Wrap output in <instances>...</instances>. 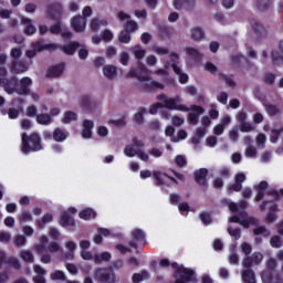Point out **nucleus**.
<instances>
[{
    "mask_svg": "<svg viewBox=\"0 0 283 283\" xmlns=\"http://www.w3.org/2000/svg\"><path fill=\"white\" fill-rule=\"evenodd\" d=\"M228 207L232 213H237L229 218V222L240 224L243 229L258 227V224H260V220H258V218L249 216V213L245 212V209H249V201L240 200L238 203L230 202Z\"/></svg>",
    "mask_w": 283,
    "mask_h": 283,
    "instance_id": "obj_1",
    "label": "nucleus"
},
{
    "mask_svg": "<svg viewBox=\"0 0 283 283\" xmlns=\"http://www.w3.org/2000/svg\"><path fill=\"white\" fill-rule=\"evenodd\" d=\"M127 78H136L135 84L140 92H154V90H163L165 86L156 81H151V76L147 72H129Z\"/></svg>",
    "mask_w": 283,
    "mask_h": 283,
    "instance_id": "obj_2",
    "label": "nucleus"
},
{
    "mask_svg": "<svg viewBox=\"0 0 283 283\" xmlns=\"http://www.w3.org/2000/svg\"><path fill=\"white\" fill-rule=\"evenodd\" d=\"M145 142L138 139V137L132 138V144L126 145L124 148V154L128 158H134V156H138L140 160L144 163H149V155L145 153Z\"/></svg>",
    "mask_w": 283,
    "mask_h": 283,
    "instance_id": "obj_3",
    "label": "nucleus"
},
{
    "mask_svg": "<svg viewBox=\"0 0 283 283\" xmlns=\"http://www.w3.org/2000/svg\"><path fill=\"white\" fill-rule=\"evenodd\" d=\"M21 149L24 154H30V151H41L43 146L41 145V137L39 134H32L31 136H28V134L23 133Z\"/></svg>",
    "mask_w": 283,
    "mask_h": 283,
    "instance_id": "obj_4",
    "label": "nucleus"
},
{
    "mask_svg": "<svg viewBox=\"0 0 283 283\" xmlns=\"http://www.w3.org/2000/svg\"><path fill=\"white\" fill-rule=\"evenodd\" d=\"M172 269H176V280L175 283H189V282H198L196 280V271L191 269H187L185 266L178 265L177 262L171 264Z\"/></svg>",
    "mask_w": 283,
    "mask_h": 283,
    "instance_id": "obj_5",
    "label": "nucleus"
},
{
    "mask_svg": "<svg viewBox=\"0 0 283 283\" xmlns=\"http://www.w3.org/2000/svg\"><path fill=\"white\" fill-rule=\"evenodd\" d=\"M180 103V97L169 98L164 104L166 109H178L179 112H197L198 114H205V108L202 106L192 105L190 108L185 105H178Z\"/></svg>",
    "mask_w": 283,
    "mask_h": 283,
    "instance_id": "obj_6",
    "label": "nucleus"
},
{
    "mask_svg": "<svg viewBox=\"0 0 283 283\" xmlns=\"http://www.w3.org/2000/svg\"><path fill=\"white\" fill-rule=\"evenodd\" d=\"M95 279L97 282L116 283V273L107 268H98L95 270Z\"/></svg>",
    "mask_w": 283,
    "mask_h": 283,
    "instance_id": "obj_7",
    "label": "nucleus"
},
{
    "mask_svg": "<svg viewBox=\"0 0 283 283\" xmlns=\"http://www.w3.org/2000/svg\"><path fill=\"white\" fill-rule=\"evenodd\" d=\"M0 85L6 90L7 94H14L19 80L14 75L8 77L6 73H2L0 75Z\"/></svg>",
    "mask_w": 283,
    "mask_h": 283,
    "instance_id": "obj_8",
    "label": "nucleus"
},
{
    "mask_svg": "<svg viewBox=\"0 0 283 283\" xmlns=\"http://www.w3.org/2000/svg\"><path fill=\"white\" fill-rule=\"evenodd\" d=\"M262 260H264V255L261 252H253L243 256L242 266L243 269H253V266H260Z\"/></svg>",
    "mask_w": 283,
    "mask_h": 283,
    "instance_id": "obj_9",
    "label": "nucleus"
},
{
    "mask_svg": "<svg viewBox=\"0 0 283 283\" xmlns=\"http://www.w3.org/2000/svg\"><path fill=\"white\" fill-rule=\"evenodd\" d=\"M153 176L155 178V185L157 187H160V189H163L164 191H167V187H171V184H169L167 180H165V178H169V180H171V182H175V185H178V181L176 178L169 177V175H167L165 172L155 170V171H153Z\"/></svg>",
    "mask_w": 283,
    "mask_h": 283,
    "instance_id": "obj_10",
    "label": "nucleus"
},
{
    "mask_svg": "<svg viewBox=\"0 0 283 283\" xmlns=\"http://www.w3.org/2000/svg\"><path fill=\"white\" fill-rule=\"evenodd\" d=\"M43 50H56V44H43V42H35L32 44V49L27 50L25 56L28 59H34L39 52Z\"/></svg>",
    "mask_w": 283,
    "mask_h": 283,
    "instance_id": "obj_11",
    "label": "nucleus"
},
{
    "mask_svg": "<svg viewBox=\"0 0 283 283\" xmlns=\"http://www.w3.org/2000/svg\"><path fill=\"white\" fill-rule=\"evenodd\" d=\"M0 266H12L15 271H21V262H19V259L7 256L3 251H0Z\"/></svg>",
    "mask_w": 283,
    "mask_h": 283,
    "instance_id": "obj_12",
    "label": "nucleus"
},
{
    "mask_svg": "<svg viewBox=\"0 0 283 283\" xmlns=\"http://www.w3.org/2000/svg\"><path fill=\"white\" fill-rule=\"evenodd\" d=\"M117 19L119 21H123L124 23H126L124 25V30H126L127 32L132 33V32H136V30H138V23L133 21L132 17H129V14L125 13L124 11H120L117 14Z\"/></svg>",
    "mask_w": 283,
    "mask_h": 283,
    "instance_id": "obj_13",
    "label": "nucleus"
},
{
    "mask_svg": "<svg viewBox=\"0 0 283 283\" xmlns=\"http://www.w3.org/2000/svg\"><path fill=\"white\" fill-rule=\"evenodd\" d=\"M209 175V170L207 168H200L199 170H195V181L199 187H203V189H207L209 187V182L207 181V176Z\"/></svg>",
    "mask_w": 283,
    "mask_h": 283,
    "instance_id": "obj_14",
    "label": "nucleus"
},
{
    "mask_svg": "<svg viewBox=\"0 0 283 283\" xmlns=\"http://www.w3.org/2000/svg\"><path fill=\"white\" fill-rule=\"evenodd\" d=\"M237 119L239 120V129L243 134H249V132H253V125L251 123L247 122V113L239 112L237 115Z\"/></svg>",
    "mask_w": 283,
    "mask_h": 283,
    "instance_id": "obj_15",
    "label": "nucleus"
},
{
    "mask_svg": "<svg viewBox=\"0 0 283 283\" xmlns=\"http://www.w3.org/2000/svg\"><path fill=\"white\" fill-rule=\"evenodd\" d=\"M32 85V80L30 77H23L20 80V84L15 86L17 94L20 96H28L30 94V86Z\"/></svg>",
    "mask_w": 283,
    "mask_h": 283,
    "instance_id": "obj_16",
    "label": "nucleus"
},
{
    "mask_svg": "<svg viewBox=\"0 0 283 283\" xmlns=\"http://www.w3.org/2000/svg\"><path fill=\"white\" fill-rule=\"evenodd\" d=\"M247 180V175L244 172H239L234 176V184L230 185L228 188V193L233 191H242V182Z\"/></svg>",
    "mask_w": 283,
    "mask_h": 283,
    "instance_id": "obj_17",
    "label": "nucleus"
},
{
    "mask_svg": "<svg viewBox=\"0 0 283 283\" xmlns=\"http://www.w3.org/2000/svg\"><path fill=\"white\" fill-rule=\"evenodd\" d=\"M132 235L134 240L128 243L132 249H138V243L136 242H144L143 244H145V231L142 229H135L132 231Z\"/></svg>",
    "mask_w": 283,
    "mask_h": 283,
    "instance_id": "obj_18",
    "label": "nucleus"
},
{
    "mask_svg": "<svg viewBox=\"0 0 283 283\" xmlns=\"http://www.w3.org/2000/svg\"><path fill=\"white\" fill-rule=\"evenodd\" d=\"M65 248L67 249L66 252H63V250L62 252H60V259L62 260V262H64V260H74V251H76V243H74L73 241H69L65 243Z\"/></svg>",
    "mask_w": 283,
    "mask_h": 283,
    "instance_id": "obj_19",
    "label": "nucleus"
},
{
    "mask_svg": "<svg viewBox=\"0 0 283 283\" xmlns=\"http://www.w3.org/2000/svg\"><path fill=\"white\" fill-rule=\"evenodd\" d=\"M86 25L87 21L81 15L74 17L71 20V28H73L75 32H85Z\"/></svg>",
    "mask_w": 283,
    "mask_h": 283,
    "instance_id": "obj_20",
    "label": "nucleus"
},
{
    "mask_svg": "<svg viewBox=\"0 0 283 283\" xmlns=\"http://www.w3.org/2000/svg\"><path fill=\"white\" fill-rule=\"evenodd\" d=\"M261 280L263 283H283V277L280 274L273 275V273L269 271L261 272Z\"/></svg>",
    "mask_w": 283,
    "mask_h": 283,
    "instance_id": "obj_21",
    "label": "nucleus"
},
{
    "mask_svg": "<svg viewBox=\"0 0 283 283\" xmlns=\"http://www.w3.org/2000/svg\"><path fill=\"white\" fill-rule=\"evenodd\" d=\"M80 105L86 112H94V109H96V102H94L90 95H83L81 97Z\"/></svg>",
    "mask_w": 283,
    "mask_h": 283,
    "instance_id": "obj_22",
    "label": "nucleus"
},
{
    "mask_svg": "<svg viewBox=\"0 0 283 283\" xmlns=\"http://www.w3.org/2000/svg\"><path fill=\"white\" fill-rule=\"evenodd\" d=\"M232 62L234 65H239V67H243V70H253V64L241 54L234 55L232 57Z\"/></svg>",
    "mask_w": 283,
    "mask_h": 283,
    "instance_id": "obj_23",
    "label": "nucleus"
},
{
    "mask_svg": "<svg viewBox=\"0 0 283 283\" xmlns=\"http://www.w3.org/2000/svg\"><path fill=\"white\" fill-rule=\"evenodd\" d=\"M33 271L34 273H36L35 276H33V282L34 283H45V275L48 274V271H45V269H43L41 265L39 264H34L33 265Z\"/></svg>",
    "mask_w": 283,
    "mask_h": 283,
    "instance_id": "obj_24",
    "label": "nucleus"
},
{
    "mask_svg": "<svg viewBox=\"0 0 283 283\" xmlns=\"http://www.w3.org/2000/svg\"><path fill=\"white\" fill-rule=\"evenodd\" d=\"M92 129H94V122L90 119H84L82 123V138H92Z\"/></svg>",
    "mask_w": 283,
    "mask_h": 283,
    "instance_id": "obj_25",
    "label": "nucleus"
},
{
    "mask_svg": "<svg viewBox=\"0 0 283 283\" xmlns=\"http://www.w3.org/2000/svg\"><path fill=\"white\" fill-rule=\"evenodd\" d=\"M171 63L165 64L166 72H180V66L178 65V54L171 53Z\"/></svg>",
    "mask_w": 283,
    "mask_h": 283,
    "instance_id": "obj_26",
    "label": "nucleus"
},
{
    "mask_svg": "<svg viewBox=\"0 0 283 283\" xmlns=\"http://www.w3.org/2000/svg\"><path fill=\"white\" fill-rule=\"evenodd\" d=\"M241 272V279L243 283H255V272L251 268H244Z\"/></svg>",
    "mask_w": 283,
    "mask_h": 283,
    "instance_id": "obj_27",
    "label": "nucleus"
},
{
    "mask_svg": "<svg viewBox=\"0 0 283 283\" xmlns=\"http://www.w3.org/2000/svg\"><path fill=\"white\" fill-rule=\"evenodd\" d=\"M63 10V8L61 7V3H54L49 6L48 9V14L50 17V19H60L61 17V11Z\"/></svg>",
    "mask_w": 283,
    "mask_h": 283,
    "instance_id": "obj_28",
    "label": "nucleus"
},
{
    "mask_svg": "<svg viewBox=\"0 0 283 283\" xmlns=\"http://www.w3.org/2000/svg\"><path fill=\"white\" fill-rule=\"evenodd\" d=\"M22 25L24 27V32L29 36H32V34L36 33V27L32 24V20L28 18H22L21 20Z\"/></svg>",
    "mask_w": 283,
    "mask_h": 283,
    "instance_id": "obj_29",
    "label": "nucleus"
},
{
    "mask_svg": "<svg viewBox=\"0 0 283 283\" xmlns=\"http://www.w3.org/2000/svg\"><path fill=\"white\" fill-rule=\"evenodd\" d=\"M61 227H75L76 222L74 221V217L70 216L67 212H63L60 218Z\"/></svg>",
    "mask_w": 283,
    "mask_h": 283,
    "instance_id": "obj_30",
    "label": "nucleus"
},
{
    "mask_svg": "<svg viewBox=\"0 0 283 283\" xmlns=\"http://www.w3.org/2000/svg\"><path fill=\"white\" fill-rule=\"evenodd\" d=\"M50 32H51V34H60V32H61L62 39H70L72 36V31H70V30L62 31L61 30V23H57V24L51 27Z\"/></svg>",
    "mask_w": 283,
    "mask_h": 283,
    "instance_id": "obj_31",
    "label": "nucleus"
},
{
    "mask_svg": "<svg viewBox=\"0 0 283 283\" xmlns=\"http://www.w3.org/2000/svg\"><path fill=\"white\" fill-rule=\"evenodd\" d=\"M67 136L69 133L61 128H55L53 132V140H55V143H63L67 140Z\"/></svg>",
    "mask_w": 283,
    "mask_h": 283,
    "instance_id": "obj_32",
    "label": "nucleus"
},
{
    "mask_svg": "<svg viewBox=\"0 0 283 283\" xmlns=\"http://www.w3.org/2000/svg\"><path fill=\"white\" fill-rule=\"evenodd\" d=\"M132 52L138 63H140L143 59H145V54H147V51L140 45L133 46Z\"/></svg>",
    "mask_w": 283,
    "mask_h": 283,
    "instance_id": "obj_33",
    "label": "nucleus"
},
{
    "mask_svg": "<svg viewBox=\"0 0 283 283\" xmlns=\"http://www.w3.org/2000/svg\"><path fill=\"white\" fill-rule=\"evenodd\" d=\"M264 107L269 116H279V114H282V108L277 104H264Z\"/></svg>",
    "mask_w": 283,
    "mask_h": 283,
    "instance_id": "obj_34",
    "label": "nucleus"
},
{
    "mask_svg": "<svg viewBox=\"0 0 283 283\" xmlns=\"http://www.w3.org/2000/svg\"><path fill=\"white\" fill-rule=\"evenodd\" d=\"M35 120L39 125H45V126L52 125L53 123L52 116L45 113L38 114L35 117Z\"/></svg>",
    "mask_w": 283,
    "mask_h": 283,
    "instance_id": "obj_35",
    "label": "nucleus"
},
{
    "mask_svg": "<svg viewBox=\"0 0 283 283\" xmlns=\"http://www.w3.org/2000/svg\"><path fill=\"white\" fill-rule=\"evenodd\" d=\"M190 38L193 41H202L205 39V31L200 27H195L191 29Z\"/></svg>",
    "mask_w": 283,
    "mask_h": 283,
    "instance_id": "obj_36",
    "label": "nucleus"
},
{
    "mask_svg": "<svg viewBox=\"0 0 283 283\" xmlns=\"http://www.w3.org/2000/svg\"><path fill=\"white\" fill-rule=\"evenodd\" d=\"M275 211H277V205L274 203L270 207V211L265 217V220L266 222H269V224H273V222L277 220V214L275 213Z\"/></svg>",
    "mask_w": 283,
    "mask_h": 283,
    "instance_id": "obj_37",
    "label": "nucleus"
},
{
    "mask_svg": "<svg viewBox=\"0 0 283 283\" xmlns=\"http://www.w3.org/2000/svg\"><path fill=\"white\" fill-rule=\"evenodd\" d=\"M72 120H78V115L72 111L65 112L62 118V123H64V125H70Z\"/></svg>",
    "mask_w": 283,
    "mask_h": 283,
    "instance_id": "obj_38",
    "label": "nucleus"
},
{
    "mask_svg": "<svg viewBox=\"0 0 283 283\" xmlns=\"http://www.w3.org/2000/svg\"><path fill=\"white\" fill-rule=\"evenodd\" d=\"M193 8V0H174V8L176 10H182V8Z\"/></svg>",
    "mask_w": 283,
    "mask_h": 283,
    "instance_id": "obj_39",
    "label": "nucleus"
},
{
    "mask_svg": "<svg viewBox=\"0 0 283 283\" xmlns=\"http://www.w3.org/2000/svg\"><path fill=\"white\" fill-rule=\"evenodd\" d=\"M104 25H107V21L104 19L94 18L91 21V30L93 32H96L99 28H104Z\"/></svg>",
    "mask_w": 283,
    "mask_h": 283,
    "instance_id": "obj_40",
    "label": "nucleus"
},
{
    "mask_svg": "<svg viewBox=\"0 0 283 283\" xmlns=\"http://www.w3.org/2000/svg\"><path fill=\"white\" fill-rule=\"evenodd\" d=\"M78 216L82 220H92V218H96V212H94V210L92 208H86V209L82 210L78 213Z\"/></svg>",
    "mask_w": 283,
    "mask_h": 283,
    "instance_id": "obj_41",
    "label": "nucleus"
},
{
    "mask_svg": "<svg viewBox=\"0 0 283 283\" xmlns=\"http://www.w3.org/2000/svg\"><path fill=\"white\" fill-rule=\"evenodd\" d=\"M186 53L188 55V59H191L192 61H200L201 54L198 49L186 48Z\"/></svg>",
    "mask_w": 283,
    "mask_h": 283,
    "instance_id": "obj_42",
    "label": "nucleus"
},
{
    "mask_svg": "<svg viewBox=\"0 0 283 283\" xmlns=\"http://www.w3.org/2000/svg\"><path fill=\"white\" fill-rule=\"evenodd\" d=\"M78 48V42H71L64 46H62V51L64 54H69L72 56L74 52H76V49Z\"/></svg>",
    "mask_w": 283,
    "mask_h": 283,
    "instance_id": "obj_43",
    "label": "nucleus"
},
{
    "mask_svg": "<svg viewBox=\"0 0 283 283\" xmlns=\"http://www.w3.org/2000/svg\"><path fill=\"white\" fill-rule=\"evenodd\" d=\"M254 235H263V238H269L271 235V230L266 229L264 226H258L253 230Z\"/></svg>",
    "mask_w": 283,
    "mask_h": 283,
    "instance_id": "obj_44",
    "label": "nucleus"
},
{
    "mask_svg": "<svg viewBox=\"0 0 283 283\" xmlns=\"http://www.w3.org/2000/svg\"><path fill=\"white\" fill-rule=\"evenodd\" d=\"M20 258L24 262H29L30 264L34 263V254H32V251H30V250H22V251H20Z\"/></svg>",
    "mask_w": 283,
    "mask_h": 283,
    "instance_id": "obj_45",
    "label": "nucleus"
},
{
    "mask_svg": "<svg viewBox=\"0 0 283 283\" xmlns=\"http://www.w3.org/2000/svg\"><path fill=\"white\" fill-rule=\"evenodd\" d=\"M229 235L233 238L234 240H240L242 238V229L240 228H233L231 226L228 227L227 229Z\"/></svg>",
    "mask_w": 283,
    "mask_h": 283,
    "instance_id": "obj_46",
    "label": "nucleus"
},
{
    "mask_svg": "<svg viewBox=\"0 0 283 283\" xmlns=\"http://www.w3.org/2000/svg\"><path fill=\"white\" fill-rule=\"evenodd\" d=\"M145 114H147V108H139V111L134 115V120L137 125H143Z\"/></svg>",
    "mask_w": 283,
    "mask_h": 283,
    "instance_id": "obj_47",
    "label": "nucleus"
},
{
    "mask_svg": "<svg viewBox=\"0 0 283 283\" xmlns=\"http://www.w3.org/2000/svg\"><path fill=\"white\" fill-rule=\"evenodd\" d=\"M199 218L206 227H209V224H213V219L211 218V214L209 212H201L199 214Z\"/></svg>",
    "mask_w": 283,
    "mask_h": 283,
    "instance_id": "obj_48",
    "label": "nucleus"
},
{
    "mask_svg": "<svg viewBox=\"0 0 283 283\" xmlns=\"http://www.w3.org/2000/svg\"><path fill=\"white\" fill-rule=\"evenodd\" d=\"M271 59L273 65H282L283 64V56L277 51L271 52Z\"/></svg>",
    "mask_w": 283,
    "mask_h": 283,
    "instance_id": "obj_49",
    "label": "nucleus"
},
{
    "mask_svg": "<svg viewBox=\"0 0 283 283\" xmlns=\"http://www.w3.org/2000/svg\"><path fill=\"white\" fill-rule=\"evenodd\" d=\"M132 33L127 30H123L118 35L119 43H129L132 41Z\"/></svg>",
    "mask_w": 283,
    "mask_h": 283,
    "instance_id": "obj_50",
    "label": "nucleus"
},
{
    "mask_svg": "<svg viewBox=\"0 0 283 283\" xmlns=\"http://www.w3.org/2000/svg\"><path fill=\"white\" fill-rule=\"evenodd\" d=\"M52 220H54V217L52 214H44L42 219L38 221L39 229H43V227H45V224H48L49 222H52Z\"/></svg>",
    "mask_w": 283,
    "mask_h": 283,
    "instance_id": "obj_51",
    "label": "nucleus"
},
{
    "mask_svg": "<svg viewBox=\"0 0 283 283\" xmlns=\"http://www.w3.org/2000/svg\"><path fill=\"white\" fill-rule=\"evenodd\" d=\"M48 251L50 253H63V248H61V244L52 241L48 245Z\"/></svg>",
    "mask_w": 283,
    "mask_h": 283,
    "instance_id": "obj_52",
    "label": "nucleus"
},
{
    "mask_svg": "<svg viewBox=\"0 0 283 283\" xmlns=\"http://www.w3.org/2000/svg\"><path fill=\"white\" fill-rule=\"evenodd\" d=\"M282 132H283V127H281L279 129H272L271 136H270L271 143H273V144L277 143V140H280V136L282 135Z\"/></svg>",
    "mask_w": 283,
    "mask_h": 283,
    "instance_id": "obj_53",
    "label": "nucleus"
},
{
    "mask_svg": "<svg viewBox=\"0 0 283 283\" xmlns=\"http://www.w3.org/2000/svg\"><path fill=\"white\" fill-rule=\"evenodd\" d=\"M50 277H51V280H54V281L59 280L60 282H65V272L57 270V271L51 273Z\"/></svg>",
    "mask_w": 283,
    "mask_h": 283,
    "instance_id": "obj_54",
    "label": "nucleus"
},
{
    "mask_svg": "<svg viewBox=\"0 0 283 283\" xmlns=\"http://www.w3.org/2000/svg\"><path fill=\"white\" fill-rule=\"evenodd\" d=\"M205 136V130L202 128H198L195 136L192 137V145H200V140Z\"/></svg>",
    "mask_w": 283,
    "mask_h": 283,
    "instance_id": "obj_55",
    "label": "nucleus"
},
{
    "mask_svg": "<svg viewBox=\"0 0 283 283\" xmlns=\"http://www.w3.org/2000/svg\"><path fill=\"white\" fill-rule=\"evenodd\" d=\"M228 260H229V264H234V266H238V264H240V256L235 251L230 252Z\"/></svg>",
    "mask_w": 283,
    "mask_h": 283,
    "instance_id": "obj_56",
    "label": "nucleus"
},
{
    "mask_svg": "<svg viewBox=\"0 0 283 283\" xmlns=\"http://www.w3.org/2000/svg\"><path fill=\"white\" fill-rule=\"evenodd\" d=\"M239 127L234 126L231 130H229V138L232 143H238V138L240 136Z\"/></svg>",
    "mask_w": 283,
    "mask_h": 283,
    "instance_id": "obj_57",
    "label": "nucleus"
},
{
    "mask_svg": "<svg viewBox=\"0 0 283 283\" xmlns=\"http://www.w3.org/2000/svg\"><path fill=\"white\" fill-rule=\"evenodd\" d=\"M166 136L170 137L171 143H178V138L176 137V129L172 126H168L165 130Z\"/></svg>",
    "mask_w": 283,
    "mask_h": 283,
    "instance_id": "obj_58",
    "label": "nucleus"
},
{
    "mask_svg": "<svg viewBox=\"0 0 283 283\" xmlns=\"http://www.w3.org/2000/svg\"><path fill=\"white\" fill-rule=\"evenodd\" d=\"M175 164L177 165V167H187V157L182 156V155H177L175 158Z\"/></svg>",
    "mask_w": 283,
    "mask_h": 283,
    "instance_id": "obj_59",
    "label": "nucleus"
},
{
    "mask_svg": "<svg viewBox=\"0 0 283 283\" xmlns=\"http://www.w3.org/2000/svg\"><path fill=\"white\" fill-rule=\"evenodd\" d=\"M153 52H155V54H158V56H164V54H169V49L155 45L153 46Z\"/></svg>",
    "mask_w": 283,
    "mask_h": 283,
    "instance_id": "obj_60",
    "label": "nucleus"
},
{
    "mask_svg": "<svg viewBox=\"0 0 283 283\" xmlns=\"http://www.w3.org/2000/svg\"><path fill=\"white\" fill-rule=\"evenodd\" d=\"M270 244L273 249H280V247H282V239L280 235H274L270 239Z\"/></svg>",
    "mask_w": 283,
    "mask_h": 283,
    "instance_id": "obj_61",
    "label": "nucleus"
},
{
    "mask_svg": "<svg viewBox=\"0 0 283 283\" xmlns=\"http://www.w3.org/2000/svg\"><path fill=\"white\" fill-rule=\"evenodd\" d=\"M275 266H277V262L275 261V259H270L266 262V269L263 271H269V273H274L275 272Z\"/></svg>",
    "mask_w": 283,
    "mask_h": 283,
    "instance_id": "obj_62",
    "label": "nucleus"
},
{
    "mask_svg": "<svg viewBox=\"0 0 283 283\" xmlns=\"http://www.w3.org/2000/svg\"><path fill=\"white\" fill-rule=\"evenodd\" d=\"M200 115H201L200 113L192 111V112L188 115V120H189V123H190L191 125H196V124L198 123V120H199V116H200Z\"/></svg>",
    "mask_w": 283,
    "mask_h": 283,
    "instance_id": "obj_63",
    "label": "nucleus"
},
{
    "mask_svg": "<svg viewBox=\"0 0 283 283\" xmlns=\"http://www.w3.org/2000/svg\"><path fill=\"white\" fill-rule=\"evenodd\" d=\"M32 220V214L28 210H23L22 214L19 217V222H28Z\"/></svg>",
    "mask_w": 283,
    "mask_h": 283,
    "instance_id": "obj_64",
    "label": "nucleus"
}]
</instances>
